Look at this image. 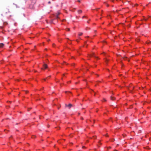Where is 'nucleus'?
Here are the masks:
<instances>
[{
	"label": "nucleus",
	"instance_id": "f257e3e1",
	"mask_svg": "<svg viewBox=\"0 0 151 151\" xmlns=\"http://www.w3.org/2000/svg\"><path fill=\"white\" fill-rule=\"evenodd\" d=\"M65 107H68L69 109H70V108L73 106L72 105L70 104H69L68 105H67V104H65Z\"/></svg>",
	"mask_w": 151,
	"mask_h": 151
},
{
	"label": "nucleus",
	"instance_id": "f03ea898",
	"mask_svg": "<svg viewBox=\"0 0 151 151\" xmlns=\"http://www.w3.org/2000/svg\"><path fill=\"white\" fill-rule=\"evenodd\" d=\"M5 12L6 14H7V13H10V12L9 10L8 9H6L5 10Z\"/></svg>",
	"mask_w": 151,
	"mask_h": 151
},
{
	"label": "nucleus",
	"instance_id": "7ed1b4c3",
	"mask_svg": "<svg viewBox=\"0 0 151 151\" xmlns=\"http://www.w3.org/2000/svg\"><path fill=\"white\" fill-rule=\"evenodd\" d=\"M88 55L90 57H91L92 56H93L94 57L96 58V57L95 55H94V52H93L91 54V55Z\"/></svg>",
	"mask_w": 151,
	"mask_h": 151
},
{
	"label": "nucleus",
	"instance_id": "20e7f679",
	"mask_svg": "<svg viewBox=\"0 0 151 151\" xmlns=\"http://www.w3.org/2000/svg\"><path fill=\"white\" fill-rule=\"evenodd\" d=\"M43 67L44 69H46L47 68V65L45 64L43 65Z\"/></svg>",
	"mask_w": 151,
	"mask_h": 151
},
{
	"label": "nucleus",
	"instance_id": "39448f33",
	"mask_svg": "<svg viewBox=\"0 0 151 151\" xmlns=\"http://www.w3.org/2000/svg\"><path fill=\"white\" fill-rule=\"evenodd\" d=\"M4 44L2 43H0V48H1L3 47Z\"/></svg>",
	"mask_w": 151,
	"mask_h": 151
},
{
	"label": "nucleus",
	"instance_id": "423d86ee",
	"mask_svg": "<svg viewBox=\"0 0 151 151\" xmlns=\"http://www.w3.org/2000/svg\"><path fill=\"white\" fill-rule=\"evenodd\" d=\"M111 99L112 100H114L115 99V98L114 97H112V96L110 97Z\"/></svg>",
	"mask_w": 151,
	"mask_h": 151
},
{
	"label": "nucleus",
	"instance_id": "0eeeda50",
	"mask_svg": "<svg viewBox=\"0 0 151 151\" xmlns=\"http://www.w3.org/2000/svg\"><path fill=\"white\" fill-rule=\"evenodd\" d=\"M78 12L79 14H81L82 12V11L81 10H79L78 11Z\"/></svg>",
	"mask_w": 151,
	"mask_h": 151
},
{
	"label": "nucleus",
	"instance_id": "6e6552de",
	"mask_svg": "<svg viewBox=\"0 0 151 151\" xmlns=\"http://www.w3.org/2000/svg\"><path fill=\"white\" fill-rule=\"evenodd\" d=\"M83 33L82 32H80L78 34V35L79 36H81L83 35Z\"/></svg>",
	"mask_w": 151,
	"mask_h": 151
},
{
	"label": "nucleus",
	"instance_id": "1a4fd4ad",
	"mask_svg": "<svg viewBox=\"0 0 151 151\" xmlns=\"http://www.w3.org/2000/svg\"><path fill=\"white\" fill-rule=\"evenodd\" d=\"M35 3L34 2V3H33V4H32V6H29V7H30V8H31V9L32 8H33V5Z\"/></svg>",
	"mask_w": 151,
	"mask_h": 151
},
{
	"label": "nucleus",
	"instance_id": "9d476101",
	"mask_svg": "<svg viewBox=\"0 0 151 151\" xmlns=\"http://www.w3.org/2000/svg\"><path fill=\"white\" fill-rule=\"evenodd\" d=\"M59 14V13H58V14L56 15V17L57 18H58V15Z\"/></svg>",
	"mask_w": 151,
	"mask_h": 151
},
{
	"label": "nucleus",
	"instance_id": "9b49d317",
	"mask_svg": "<svg viewBox=\"0 0 151 151\" xmlns=\"http://www.w3.org/2000/svg\"><path fill=\"white\" fill-rule=\"evenodd\" d=\"M67 30H68V31H69L70 30V29H69V28H68V29H67Z\"/></svg>",
	"mask_w": 151,
	"mask_h": 151
},
{
	"label": "nucleus",
	"instance_id": "f8f14e48",
	"mask_svg": "<svg viewBox=\"0 0 151 151\" xmlns=\"http://www.w3.org/2000/svg\"><path fill=\"white\" fill-rule=\"evenodd\" d=\"M50 3H51V2H50V1H49L48 2V3L49 4H50Z\"/></svg>",
	"mask_w": 151,
	"mask_h": 151
},
{
	"label": "nucleus",
	"instance_id": "ddd939ff",
	"mask_svg": "<svg viewBox=\"0 0 151 151\" xmlns=\"http://www.w3.org/2000/svg\"><path fill=\"white\" fill-rule=\"evenodd\" d=\"M86 17L85 16H83V17H82V18H84V17Z\"/></svg>",
	"mask_w": 151,
	"mask_h": 151
},
{
	"label": "nucleus",
	"instance_id": "4468645a",
	"mask_svg": "<svg viewBox=\"0 0 151 151\" xmlns=\"http://www.w3.org/2000/svg\"><path fill=\"white\" fill-rule=\"evenodd\" d=\"M32 138H34V137H35V136H33V137H32Z\"/></svg>",
	"mask_w": 151,
	"mask_h": 151
},
{
	"label": "nucleus",
	"instance_id": "2eb2a0df",
	"mask_svg": "<svg viewBox=\"0 0 151 151\" xmlns=\"http://www.w3.org/2000/svg\"><path fill=\"white\" fill-rule=\"evenodd\" d=\"M50 76H48V77H47V78H50Z\"/></svg>",
	"mask_w": 151,
	"mask_h": 151
},
{
	"label": "nucleus",
	"instance_id": "dca6fc26",
	"mask_svg": "<svg viewBox=\"0 0 151 151\" xmlns=\"http://www.w3.org/2000/svg\"><path fill=\"white\" fill-rule=\"evenodd\" d=\"M55 45V44H53L52 45L53 46Z\"/></svg>",
	"mask_w": 151,
	"mask_h": 151
},
{
	"label": "nucleus",
	"instance_id": "f3484780",
	"mask_svg": "<svg viewBox=\"0 0 151 151\" xmlns=\"http://www.w3.org/2000/svg\"><path fill=\"white\" fill-rule=\"evenodd\" d=\"M78 2H80V0H78Z\"/></svg>",
	"mask_w": 151,
	"mask_h": 151
},
{
	"label": "nucleus",
	"instance_id": "a211bd4d",
	"mask_svg": "<svg viewBox=\"0 0 151 151\" xmlns=\"http://www.w3.org/2000/svg\"><path fill=\"white\" fill-rule=\"evenodd\" d=\"M28 92V91H26V93H27Z\"/></svg>",
	"mask_w": 151,
	"mask_h": 151
},
{
	"label": "nucleus",
	"instance_id": "6ab92c4d",
	"mask_svg": "<svg viewBox=\"0 0 151 151\" xmlns=\"http://www.w3.org/2000/svg\"><path fill=\"white\" fill-rule=\"evenodd\" d=\"M104 100L105 101H106V99H104Z\"/></svg>",
	"mask_w": 151,
	"mask_h": 151
},
{
	"label": "nucleus",
	"instance_id": "aec40b11",
	"mask_svg": "<svg viewBox=\"0 0 151 151\" xmlns=\"http://www.w3.org/2000/svg\"><path fill=\"white\" fill-rule=\"evenodd\" d=\"M122 24V25H124V23H122V24Z\"/></svg>",
	"mask_w": 151,
	"mask_h": 151
},
{
	"label": "nucleus",
	"instance_id": "412c9836",
	"mask_svg": "<svg viewBox=\"0 0 151 151\" xmlns=\"http://www.w3.org/2000/svg\"><path fill=\"white\" fill-rule=\"evenodd\" d=\"M85 147L84 146H83L82 147V148H85Z\"/></svg>",
	"mask_w": 151,
	"mask_h": 151
},
{
	"label": "nucleus",
	"instance_id": "4be33fe9",
	"mask_svg": "<svg viewBox=\"0 0 151 151\" xmlns=\"http://www.w3.org/2000/svg\"><path fill=\"white\" fill-rule=\"evenodd\" d=\"M76 41H77V42H78V40H76Z\"/></svg>",
	"mask_w": 151,
	"mask_h": 151
},
{
	"label": "nucleus",
	"instance_id": "5701e85b",
	"mask_svg": "<svg viewBox=\"0 0 151 151\" xmlns=\"http://www.w3.org/2000/svg\"><path fill=\"white\" fill-rule=\"evenodd\" d=\"M81 119H83V118H81Z\"/></svg>",
	"mask_w": 151,
	"mask_h": 151
},
{
	"label": "nucleus",
	"instance_id": "b1692460",
	"mask_svg": "<svg viewBox=\"0 0 151 151\" xmlns=\"http://www.w3.org/2000/svg\"><path fill=\"white\" fill-rule=\"evenodd\" d=\"M107 6H109V5H107Z\"/></svg>",
	"mask_w": 151,
	"mask_h": 151
},
{
	"label": "nucleus",
	"instance_id": "393cba45",
	"mask_svg": "<svg viewBox=\"0 0 151 151\" xmlns=\"http://www.w3.org/2000/svg\"><path fill=\"white\" fill-rule=\"evenodd\" d=\"M41 69H43V68H41Z\"/></svg>",
	"mask_w": 151,
	"mask_h": 151
},
{
	"label": "nucleus",
	"instance_id": "a878e982",
	"mask_svg": "<svg viewBox=\"0 0 151 151\" xmlns=\"http://www.w3.org/2000/svg\"><path fill=\"white\" fill-rule=\"evenodd\" d=\"M44 80L45 81L46 80V79H44Z\"/></svg>",
	"mask_w": 151,
	"mask_h": 151
},
{
	"label": "nucleus",
	"instance_id": "bb28decb",
	"mask_svg": "<svg viewBox=\"0 0 151 151\" xmlns=\"http://www.w3.org/2000/svg\"><path fill=\"white\" fill-rule=\"evenodd\" d=\"M9 16H10V17H11L12 16L11 15H10Z\"/></svg>",
	"mask_w": 151,
	"mask_h": 151
},
{
	"label": "nucleus",
	"instance_id": "cd10ccee",
	"mask_svg": "<svg viewBox=\"0 0 151 151\" xmlns=\"http://www.w3.org/2000/svg\"><path fill=\"white\" fill-rule=\"evenodd\" d=\"M109 148H111V147H109Z\"/></svg>",
	"mask_w": 151,
	"mask_h": 151
},
{
	"label": "nucleus",
	"instance_id": "c85d7f7f",
	"mask_svg": "<svg viewBox=\"0 0 151 151\" xmlns=\"http://www.w3.org/2000/svg\"><path fill=\"white\" fill-rule=\"evenodd\" d=\"M35 72H36V71H35Z\"/></svg>",
	"mask_w": 151,
	"mask_h": 151
},
{
	"label": "nucleus",
	"instance_id": "c756f323",
	"mask_svg": "<svg viewBox=\"0 0 151 151\" xmlns=\"http://www.w3.org/2000/svg\"><path fill=\"white\" fill-rule=\"evenodd\" d=\"M50 40H48V41H49Z\"/></svg>",
	"mask_w": 151,
	"mask_h": 151
},
{
	"label": "nucleus",
	"instance_id": "7c9ffc66",
	"mask_svg": "<svg viewBox=\"0 0 151 151\" xmlns=\"http://www.w3.org/2000/svg\"><path fill=\"white\" fill-rule=\"evenodd\" d=\"M50 40H48V41H49Z\"/></svg>",
	"mask_w": 151,
	"mask_h": 151
},
{
	"label": "nucleus",
	"instance_id": "2f4dec72",
	"mask_svg": "<svg viewBox=\"0 0 151 151\" xmlns=\"http://www.w3.org/2000/svg\"><path fill=\"white\" fill-rule=\"evenodd\" d=\"M125 58H127L126 57H125Z\"/></svg>",
	"mask_w": 151,
	"mask_h": 151
},
{
	"label": "nucleus",
	"instance_id": "473e14b6",
	"mask_svg": "<svg viewBox=\"0 0 151 151\" xmlns=\"http://www.w3.org/2000/svg\"><path fill=\"white\" fill-rule=\"evenodd\" d=\"M115 150V151H117V150Z\"/></svg>",
	"mask_w": 151,
	"mask_h": 151
}]
</instances>
